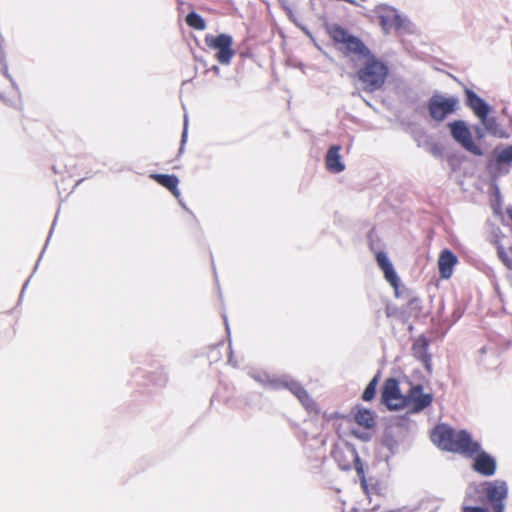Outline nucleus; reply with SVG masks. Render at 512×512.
Listing matches in <instances>:
<instances>
[{"label": "nucleus", "mask_w": 512, "mask_h": 512, "mask_svg": "<svg viewBox=\"0 0 512 512\" xmlns=\"http://www.w3.org/2000/svg\"><path fill=\"white\" fill-rule=\"evenodd\" d=\"M327 33L343 54L356 55L364 59L363 65L355 74L363 90L373 93L382 89L389 75L387 64L377 58L360 38L350 34L344 27L331 24L327 27Z\"/></svg>", "instance_id": "obj_1"}, {"label": "nucleus", "mask_w": 512, "mask_h": 512, "mask_svg": "<svg viewBox=\"0 0 512 512\" xmlns=\"http://www.w3.org/2000/svg\"><path fill=\"white\" fill-rule=\"evenodd\" d=\"M431 440L440 449L472 458V469L485 477L493 476L497 469L496 459L481 449L479 442L465 430H455L447 424H439L431 432Z\"/></svg>", "instance_id": "obj_2"}, {"label": "nucleus", "mask_w": 512, "mask_h": 512, "mask_svg": "<svg viewBox=\"0 0 512 512\" xmlns=\"http://www.w3.org/2000/svg\"><path fill=\"white\" fill-rule=\"evenodd\" d=\"M357 474L360 477L361 487L363 488L367 499L368 511H378L388 502L389 491L387 486L376 479H367L364 474L363 466L357 467Z\"/></svg>", "instance_id": "obj_3"}, {"label": "nucleus", "mask_w": 512, "mask_h": 512, "mask_svg": "<svg viewBox=\"0 0 512 512\" xmlns=\"http://www.w3.org/2000/svg\"><path fill=\"white\" fill-rule=\"evenodd\" d=\"M208 48L216 51L214 57L218 63L229 65L235 56L233 49V38L228 34L211 35L207 34L204 38Z\"/></svg>", "instance_id": "obj_4"}, {"label": "nucleus", "mask_w": 512, "mask_h": 512, "mask_svg": "<svg viewBox=\"0 0 512 512\" xmlns=\"http://www.w3.org/2000/svg\"><path fill=\"white\" fill-rule=\"evenodd\" d=\"M452 138L466 151L482 156L483 150L473 140L472 132L464 121L456 120L448 124Z\"/></svg>", "instance_id": "obj_5"}, {"label": "nucleus", "mask_w": 512, "mask_h": 512, "mask_svg": "<svg viewBox=\"0 0 512 512\" xmlns=\"http://www.w3.org/2000/svg\"><path fill=\"white\" fill-rule=\"evenodd\" d=\"M333 459L342 470H349L353 466H362L356 449L347 442H341L334 445L332 453Z\"/></svg>", "instance_id": "obj_6"}, {"label": "nucleus", "mask_w": 512, "mask_h": 512, "mask_svg": "<svg viewBox=\"0 0 512 512\" xmlns=\"http://www.w3.org/2000/svg\"><path fill=\"white\" fill-rule=\"evenodd\" d=\"M381 397L382 402L390 410H399L406 406V396H402L398 380L395 378H388L385 380Z\"/></svg>", "instance_id": "obj_7"}, {"label": "nucleus", "mask_w": 512, "mask_h": 512, "mask_svg": "<svg viewBox=\"0 0 512 512\" xmlns=\"http://www.w3.org/2000/svg\"><path fill=\"white\" fill-rule=\"evenodd\" d=\"M456 97L445 98L439 95L433 96L428 103L430 116L436 121H443L447 115L453 113L458 106Z\"/></svg>", "instance_id": "obj_8"}, {"label": "nucleus", "mask_w": 512, "mask_h": 512, "mask_svg": "<svg viewBox=\"0 0 512 512\" xmlns=\"http://www.w3.org/2000/svg\"><path fill=\"white\" fill-rule=\"evenodd\" d=\"M375 13L378 23L385 34L402 28L403 21L396 9L382 5L376 8Z\"/></svg>", "instance_id": "obj_9"}, {"label": "nucleus", "mask_w": 512, "mask_h": 512, "mask_svg": "<svg viewBox=\"0 0 512 512\" xmlns=\"http://www.w3.org/2000/svg\"><path fill=\"white\" fill-rule=\"evenodd\" d=\"M484 492L492 504L493 512H503V501L507 496V485L504 481L495 480L484 484Z\"/></svg>", "instance_id": "obj_10"}, {"label": "nucleus", "mask_w": 512, "mask_h": 512, "mask_svg": "<svg viewBox=\"0 0 512 512\" xmlns=\"http://www.w3.org/2000/svg\"><path fill=\"white\" fill-rule=\"evenodd\" d=\"M433 402V395L424 393L422 385H414L406 395V406L411 412L418 413L429 407Z\"/></svg>", "instance_id": "obj_11"}, {"label": "nucleus", "mask_w": 512, "mask_h": 512, "mask_svg": "<svg viewBox=\"0 0 512 512\" xmlns=\"http://www.w3.org/2000/svg\"><path fill=\"white\" fill-rule=\"evenodd\" d=\"M287 388L303 405V407L309 412L314 414L320 413V408L314 399L309 395L307 390L297 381L291 380L284 384Z\"/></svg>", "instance_id": "obj_12"}, {"label": "nucleus", "mask_w": 512, "mask_h": 512, "mask_svg": "<svg viewBox=\"0 0 512 512\" xmlns=\"http://www.w3.org/2000/svg\"><path fill=\"white\" fill-rule=\"evenodd\" d=\"M347 422L354 421L358 426L371 430L376 425L375 414L364 407L356 406L351 410V413L348 416H342Z\"/></svg>", "instance_id": "obj_13"}, {"label": "nucleus", "mask_w": 512, "mask_h": 512, "mask_svg": "<svg viewBox=\"0 0 512 512\" xmlns=\"http://www.w3.org/2000/svg\"><path fill=\"white\" fill-rule=\"evenodd\" d=\"M429 341L423 335L419 336L412 345V353L425 367L427 372H432L431 355L428 353Z\"/></svg>", "instance_id": "obj_14"}, {"label": "nucleus", "mask_w": 512, "mask_h": 512, "mask_svg": "<svg viewBox=\"0 0 512 512\" xmlns=\"http://www.w3.org/2000/svg\"><path fill=\"white\" fill-rule=\"evenodd\" d=\"M466 105L478 118H484L491 111L490 106L480 98L473 90L465 88Z\"/></svg>", "instance_id": "obj_15"}, {"label": "nucleus", "mask_w": 512, "mask_h": 512, "mask_svg": "<svg viewBox=\"0 0 512 512\" xmlns=\"http://www.w3.org/2000/svg\"><path fill=\"white\" fill-rule=\"evenodd\" d=\"M458 263L456 255L449 249H444L439 254L438 269L442 279H449L453 274V269Z\"/></svg>", "instance_id": "obj_16"}, {"label": "nucleus", "mask_w": 512, "mask_h": 512, "mask_svg": "<svg viewBox=\"0 0 512 512\" xmlns=\"http://www.w3.org/2000/svg\"><path fill=\"white\" fill-rule=\"evenodd\" d=\"M376 261L382 272L384 273V277L395 289L399 286V278L393 268L392 263L387 258L384 252H378L376 254Z\"/></svg>", "instance_id": "obj_17"}, {"label": "nucleus", "mask_w": 512, "mask_h": 512, "mask_svg": "<svg viewBox=\"0 0 512 512\" xmlns=\"http://www.w3.org/2000/svg\"><path fill=\"white\" fill-rule=\"evenodd\" d=\"M341 146H331L325 157V164L328 171L332 173H340L345 169L340 155Z\"/></svg>", "instance_id": "obj_18"}, {"label": "nucleus", "mask_w": 512, "mask_h": 512, "mask_svg": "<svg viewBox=\"0 0 512 512\" xmlns=\"http://www.w3.org/2000/svg\"><path fill=\"white\" fill-rule=\"evenodd\" d=\"M150 178L169 190L176 198L180 196V191L178 189L179 179L177 176L169 174H151Z\"/></svg>", "instance_id": "obj_19"}, {"label": "nucleus", "mask_w": 512, "mask_h": 512, "mask_svg": "<svg viewBox=\"0 0 512 512\" xmlns=\"http://www.w3.org/2000/svg\"><path fill=\"white\" fill-rule=\"evenodd\" d=\"M485 130L491 135L502 137L503 131L500 128L497 119L495 117H489V114H486L484 118H479Z\"/></svg>", "instance_id": "obj_20"}, {"label": "nucleus", "mask_w": 512, "mask_h": 512, "mask_svg": "<svg viewBox=\"0 0 512 512\" xmlns=\"http://www.w3.org/2000/svg\"><path fill=\"white\" fill-rule=\"evenodd\" d=\"M186 23L189 27L194 28L196 30L202 31L206 28L205 20L195 12H190L186 16Z\"/></svg>", "instance_id": "obj_21"}, {"label": "nucleus", "mask_w": 512, "mask_h": 512, "mask_svg": "<svg viewBox=\"0 0 512 512\" xmlns=\"http://www.w3.org/2000/svg\"><path fill=\"white\" fill-rule=\"evenodd\" d=\"M495 153L498 164H508L512 162V145L502 149L501 151L495 150Z\"/></svg>", "instance_id": "obj_22"}, {"label": "nucleus", "mask_w": 512, "mask_h": 512, "mask_svg": "<svg viewBox=\"0 0 512 512\" xmlns=\"http://www.w3.org/2000/svg\"><path fill=\"white\" fill-rule=\"evenodd\" d=\"M377 384H378V379L377 377H374L369 383L368 385L366 386L363 394H362V399L364 401H371L374 399L375 397V394H376V387H377Z\"/></svg>", "instance_id": "obj_23"}, {"label": "nucleus", "mask_w": 512, "mask_h": 512, "mask_svg": "<svg viewBox=\"0 0 512 512\" xmlns=\"http://www.w3.org/2000/svg\"><path fill=\"white\" fill-rule=\"evenodd\" d=\"M498 256L507 268L512 269V261L507 257L503 249L498 250Z\"/></svg>", "instance_id": "obj_24"}, {"label": "nucleus", "mask_w": 512, "mask_h": 512, "mask_svg": "<svg viewBox=\"0 0 512 512\" xmlns=\"http://www.w3.org/2000/svg\"><path fill=\"white\" fill-rule=\"evenodd\" d=\"M463 512H489L488 509L482 507H464Z\"/></svg>", "instance_id": "obj_25"}, {"label": "nucleus", "mask_w": 512, "mask_h": 512, "mask_svg": "<svg viewBox=\"0 0 512 512\" xmlns=\"http://www.w3.org/2000/svg\"><path fill=\"white\" fill-rule=\"evenodd\" d=\"M353 434H354L356 437H358V438H360V439H362V440H365V441H367V440H369V439H370V435H369L368 433L359 434L357 431H353Z\"/></svg>", "instance_id": "obj_26"}, {"label": "nucleus", "mask_w": 512, "mask_h": 512, "mask_svg": "<svg viewBox=\"0 0 512 512\" xmlns=\"http://www.w3.org/2000/svg\"><path fill=\"white\" fill-rule=\"evenodd\" d=\"M475 133L478 139H482L484 137L483 129L479 127L475 128Z\"/></svg>", "instance_id": "obj_27"}, {"label": "nucleus", "mask_w": 512, "mask_h": 512, "mask_svg": "<svg viewBox=\"0 0 512 512\" xmlns=\"http://www.w3.org/2000/svg\"><path fill=\"white\" fill-rule=\"evenodd\" d=\"M185 137H186V132H184L183 135H182V142L185 141Z\"/></svg>", "instance_id": "obj_28"}, {"label": "nucleus", "mask_w": 512, "mask_h": 512, "mask_svg": "<svg viewBox=\"0 0 512 512\" xmlns=\"http://www.w3.org/2000/svg\"><path fill=\"white\" fill-rule=\"evenodd\" d=\"M510 250L512 251V248Z\"/></svg>", "instance_id": "obj_29"}]
</instances>
